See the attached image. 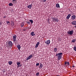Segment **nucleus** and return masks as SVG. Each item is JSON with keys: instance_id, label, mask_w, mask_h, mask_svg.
I'll use <instances>...</instances> for the list:
<instances>
[{"instance_id": "17", "label": "nucleus", "mask_w": 76, "mask_h": 76, "mask_svg": "<svg viewBox=\"0 0 76 76\" xmlns=\"http://www.w3.org/2000/svg\"><path fill=\"white\" fill-rule=\"evenodd\" d=\"M16 1H17V0H12V2L14 4H16Z\"/></svg>"}, {"instance_id": "36", "label": "nucleus", "mask_w": 76, "mask_h": 76, "mask_svg": "<svg viewBox=\"0 0 76 76\" xmlns=\"http://www.w3.org/2000/svg\"><path fill=\"white\" fill-rule=\"evenodd\" d=\"M64 64L65 65H66V64H67V61H66L65 62Z\"/></svg>"}, {"instance_id": "24", "label": "nucleus", "mask_w": 76, "mask_h": 76, "mask_svg": "<svg viewBox=\"0 0 76 76\" xmlns=\"http://www.w3.org/2000/svg\"><path fill=\"white\" fill-rule=\"evenodd\" d=\"M11 25L12 26H14V25H15V23H14V22L13 21H12L11 23Z\"/></svg>"}, {"instance_id": "40", "label": "nucleus", "mask_w": 76, "mask_h": 76, "mask_svg": "<svg viewBox=\"0 0 76 76\" xmlns=\"http://www.w3.org/2000/svg\"><path fill=\"white\" fill-rule=\"evenodd\" d=\"M72 67H75V66H73Z\"/></svg>"}, {"instance_id": "28", "label": "nucleus", "mask_w": 76, "mask_h": 76, "mask_svg": "<svg viewBox=\"0 0 76 76\" xmlns=\"http://www.w3.org/2000/svg\"><path fill=\"white\" fill-rule=\"evenodd\" d=\"M39 75V72H37L36 74V76H38V75Z\"/></svg>"}, {"instance_id": "13", "label": "nucleus", "mask_w": 76, "mask_h": 76, "mask_svg": "<svg viewBox=\"0 0 76 76\" xmlns=\"http://www.w3.org/2000/svg\"><path fill=\"white\" fill-rule=\"evenodd\" d=\"M32 4H31L30 5H29L27 6L28 8H29V9H31V8H32Z\"/></svg>"}, {"instance_id": "1", "label": "nucleus", "mask_w": 76, "mask_h": 76, "mask_svg": "<svg viewBox=\"0 0 76 76\" xmlns=\"http://www.w3.org/2000/svg\"><path fill=\"white\" fill-rule=\"evenodd\" d=\"M62 55L63 53H60L56 54V56H57L58 57V60H60L61 59Z\"/></svg>"}, {"instance_id": "2", "label": "nucleus", "mask_w": 76, "mask_h": 76, "mask_svg": "<svg viewBox=\"0 0 76 76\" xmlns=\"http://www.w3.org/2000/svg\"><path fill=\"white\" fill-rule=\"evenodd\" d=\"M17 36L16 35L13 36L12 37V38H13V42H14V43H16V38Z\"/></svg>"}, {"instance_id": "8", "label": "nucleus", "mask_w": 76, "mask_h": 76, "mask_svg": "<svg viewBox=\"0 0 76 76\" xmlns=\"http://www.w3.org/2000/svg\"><path fill=\"white\" fill-rule=\"evenodd\" d=\"M32 57V55H30L29 56H28V57L26 58V60H29V59H31V58Z\"/></svg>"}, {"instance_id": "18", "label": "nucleus", "mask_w": 76, "mask_h": 76, "mask_svg": "<svg viewBox=\"0 0 76 76\" xmlns=\"http://www.w3.org/2000/svg\"><path fill=\"white\" fill-rule=\"evenodd\" d=\"M56 7L57 8H60V5L59 4H56Z\"/></svg>"}, {"instance_id": "35", "label": "nucleus", "mask_w": 76, "mask_h": 76, "mask_svg": "<svg viewBox=\"0 0 76 76\" xmlns=\"http://www.w3.org/2000/svg\"><path fill=\"white\" fill-rule=\"evenodd\" d=\"M23 31H26V29H24L23 30Z\"/></svg>"}, {"instance_id": "23", "label": "nucleus", "mask_w": 76, "mask_h": 76, "mask_svg": "<svg viewBox=\"0 0 76 76\" xmlns=\"http://www.w3.org/2000/svg\"><path fill=\"white\" fill-rule=\"evenodd\" d=\"M9 5L10 6H13V4L12 3H10L9 4Z\"/></svg>"}, {"instance_id": "7", "label": "nucleus", "mask_w": 76, "mask_h": 76, "mask_svg": "<svg viewBox=\"0 0 76 76\" xmlns=\"http://www.w3.org/2000/svg\"><path fill=\"white\" fill-rule=\"evenodd\" d=\"M45 44H46L49 45V44H50V40H46L45 42Z\"/></svg>"}, {"instance_id": "11", "label": "nucleus", "mask_w": 76, "mask_h": 76, "mask_svg": "<svg viewBox=\"0 0 76 76\" xmlns=\"http://www.w3.org/2000/svg\"><path fill=\"white\" fill-rule=\"evenodd\" d=\"M31 36H35V33L34 31L32 32L31 33Z\"/></svg>"}, {"instance_id": "20", "label": "nucleus", "mask_w": 76, "mask_h": 76, "mask_svg": "<svg viewBox=\"0 0 76 76\" xmlns=\"http://www.w3.org/2000/svg\"><path fill=\"white\" fill-rule=\"evenodd\" d=\"M54 52H55V53H57V48H54Z\"/></svg>"}, {"instance_id": "4", "label": "nucleus", "mask_w": 76, "mask_h": 76, "mask_svg": "<svg viewBox=\"0 0 76 76\" xmlns=\"http://www.w3.org/2000/svg\"><path fill=\"white\" fill-rule=\"evenodd\" d=\"M68 34H69V35H73V30H72L71 31H68Z\"/></svg>"}, {"instance_id": "3", "label": "nucleus", "mask_w": 76, "mask_h": 76, "mask_svg": "<svg viewBox=\"0 0 76 76\" xmlns=\"http://www.w3.org/2000/svg\"><path fill=\"white\" fill-rule=\"evenodd\" d=\"M8 44L10 47H12V46L13 45V44L12 41H9L8 42Z\"/></svg>"}, {"instance_id": "41", "label": "nucleus", "mask_w": 76, "mask_h": 76, "mask_svg": "<svg viewBox=\"0 0 76 76\" xmlns=\"http://www.w3.org/2000/svg\"><path fill=\"white\" fill-rule=\"evenodd\" d=\"M22 66V64H20V67H21V66Z\"/></svg>"}, {"instance_id": "16", "label": "nucleus", "mask_w": 76, "mask_h": 76, "mask_svg": "<svg viewBox=\"0 0 76 76\" xmlns=\"http://www.w3.org/2000/svg\"><path fill=\"white\" fill-rule=\"evenodd\" d=\"M17 47L18 48V49L19 50H20V48H21V47L20 45H18L17 46Z\"/></svg>"}, {"instance_id": "31", "label": "nucleus", "mask_w": 76, "mask_h": 76, "mask_svg": "<svg viewBox=\"0 0 76 76\" xmlns=\"http://www.w3.org/2000/svg\"><path fill=\"white\" fill-rule=\"evenodd\" d=\"M70 9H69V8L67 10V12H70Z\"/></svg>"}, {"instance_id": "30", "label": "nucleus", "mask_w": 76, "mask_h": 76, "mask_svg": "<svg viewBox=\"0 0 76 76\" xmlns=\"http://www.w3.org/2000/svg\"><path fill=\"white\" fill-rule=\"evenodd\" d=\"M39 63H37L36 64V66H39Z\"/></svg>"}, {"instance_id": "44", "label": "nucleus", "mask_w": 76, "mask_h": 76, "mask_svg": "<svg viewBox=\"0 0 76 76\" xmlns=\"http://www.w3.org/2000/svg\"><path fill=\"white\" fill-rule=\"evenodd\" d=\"M56 76H60V75H56Z\"/></svg>"}, {"instance_id": "43", "label": "nucleus", "mask_w": 76, "mask_h": 76, "mask_svg": "<svg viewBox=\"0 0 76 76\" xmlns=\"http://www.w3.org/2000/svg\"><path fill=\"white\" fill-rule=\"evenodd\" d=\"M74 27H75V28H76V26H74Z\"/></svg>"}, {"instance_id": "42", "label": "nucleus", "mask_w": 76, "mask_h": 76, "mask_svg": "<svg viewBox=\"0 0 76 76\" xmlns=\"http://www.w3.org/2000/svg\"><path fill=\"white\" fill-rule=\"evenodd\" d=\"M1 22H0V25H1Z\"/></svg>"}, {"instance_id": "15", "label": "nucleus", "mask_w": 76, "mask_h": 76, "mask_svg": "<svg viewBox=\"0 0 76 76\" xmlns=\"http://www.w3.org/2000/svg\"><path fill=\"white\" fill-rule=\"evenodd\" d=\"M72 24L74 25H76V21H74L72 22Z\"/></svg>"}, {"instance_id": "21", "label": "nucleus", "mask_w": 76, "mask_h": 76, "mask_svg": "<svg viewBox=\"0 0 76 76\" xmlns=\"http://www.w3.org/2000/svg\"><path fill=\"white\" fill-rule=\"evenodd\" d=\"M76 39H72L71 41L72 42H76Z\"/></svg>"}, {"instance_id": "32", "label": "nucleus", "mask_w": 76, "mask_h": 76, "mask_svg": "<svg viewBox=\"0 0 76 76\" xmlns=\"http://www.w3.org/2000/svg\"><path fill=\"white\" fill-rule=\"evenodd\" d=\"M27 23L28 25H30V24H31V23L30 22H27Z\"/></svg>"}, {"instance_id": "9", "label": "nucleus", "mask_w": 76, "mask_h": 76, "mask_svg": "<svg viewBox=\"0 0 76 76\" xmlns=\"http://www.w3.org/2000/svg\"><path fill=\"white\" fill-rule=\"evenodd\" d=\"M39 44V42H37V43L36 44V46H35L36 48H37L38 47Z\"/></svg>"}, {"instance_id": "6", "label": "nucleus", "mask_w": 76, "mask_h": 76, "mask_svg": "<svg viewBox=\"0 0 76 76\" xmlns=\"http://www.w3.org/2000/svg\"><path fill=\"white\" fill-rule=\"evenodd\" d=\"M53 21L54 22H58V19H57L56 18H55V17H54V18L53 19Z\"/></svg>"}, {"instance_id": "34", "label": "nucleus", "mask_w": 76, "mask_h": 76, "mask_svg": "<svg viewBox=\"0 0 76 76\" xmlns=\"http://www.w3.org/2000/svg\"><path fill=\"white\" fill-rule=\"evenodd\" d=\"M17 66H17V68H18V67H20V65H17Z\"/></svg>"}, {"instance_id": "45", "label": "nucleus", "mask_w": 76, "mask_h": 76, "mask_svg": "<svg viewBox=\"0 0 76 76\" xmlns=\"http://www.w3.org/2000/svg\"><path fill=\"white\" fill-rule=\"evenodd\" d=\"M28 28V29H29V28Z\"/></svg>"}, {"instance_id": "33", "label": "nucleus", "mask_w": 76, "mask_h": 76, "mask_svg": "<svg viewBox=\"0 0 76 76\" xmlns=\"http://www.w3.org/2000/svg\"><path fill=\"white\" fill-rule=\"evenodd\" d=\"M3 73H5V72H6V70H5L4 69L3 70Z\"/></svg>"}, {"instance_id": "14", "label": "nucleus", "mask_w": 76, "mask_h": 76, "mask_svg": "<svg viewBox=\"0 0 76 76\" xmlns=\"http://www.w3.org/2000/svg\"><path fill=\"white\" fill-rule=\"evenodd\" d=\"M71 16V14H69L67 16V19H69V18H70Z\"/></svg>"}, {"instance_id": "10", "label": "nucleus", "mask_w": 76, "mask_h": 76, "mask_svg": "<svg viewBox=\"0 0 76 76\" xmlns=\"http://www.w3.org/2000/svg\"><path fill=\"white\" fill-rule=\"evenodd\" d=\"M71 19L72 20H75V19H76V16L73 15L72 16Z\"/></svg>"}, {"instance_id": "22", "label": "nucleus", "mask_w": 76, "mask_h": 76, "mask_svg": "<svg viewBox=\"0 0 76 76\" xmlns=\"http://www.w3.org/2000/svg\"><path fill=\"white\" fill-rule=\"evenodd\" d=\"M24 25H25V23H22L21 24V27H23L24 26Z\"/></svg>"}, {"instance_id": "26", "label": "nucleus", "mask_w": 76, "mask_h": 76, "mask_svg": "<svg viewBox=\"0 0 76 76\" xmlns=\"http://www.w3.org/2000/svg\"><path fill=\"white\" fill-rule=\"evenodd\" d=\"M73 49L74 50V51H76V47L75 46L73 48Z\"/></svg>"}, {"instance_id": "29", "label": "nucleus", "mask_w": 76, "mask_h": 76, "mask_svg": "<svg viewBox=\"0 0 76 76\" xmlns=\"http://www.w3.org/2000/svg\"><path fill=\"white\" fill-rule=\"evenodd\" d=\"M6 23H7V25H9V23H10V22L7 21Z\"/></svg>"}, {"instance_id": "12", "label": "nucleus", "mask_w": 76, "mask_h": 76, "mask_svg": "<svg viewBox=\"0 0 76 76\" xmlns=\"http://www.w3.org/2000/svg\"><path fill=\"white\" fill-rule=\"evenodd\" d=\"M43 66V65H42V64L41 63H40L39 69H41L42 68Z\"/></svg>"}, {"instance_id": "37", "label": "nucleus", "mask_w": 76, "mask_h": 76, "mask_svg": "<svg viewBox=\"0 0 76 76\" xmlns=\"http://www.w3.org/2000/svg\"><path fill=\"white\" fill-rule=\"evenodd\" d=\"M47 0H43V2H45Z\"/></svg>"}, {"instance_id": "19", "label": "nucleus", "mask_w": 76, "mask_h": 76, "mask_svg": "<svg viewBox=\"0 0 76 76\" xmlns=\"http://www.w3.org/2000/svg\"><path fill=\"white\" fill-rule=\"evenodd\" d=\"M12 63H13V62L12 61H10L8 62V64H9V65H12Z\"/></svg>"}, {"instance_id": "27", "label": "nucleus", "mask_w": 76, "mask_h": 76, "mask_svg": "<svg viewBox=\"0 0 76 76\" xmlns=\"http://www.w3.org/2000/svg\"><path fill=\"white\" fill-rule=\"evenodd\" d=\"M17 65H20V62H17Z\"/></svg>"}, {"instance_id": "5", "label": "nucleus", "mask_w": 76, "mask_h": 76, "mask_svg": "<svg viewBox=\"0 0 76 76\" xmlns=\"http://www.w3.org/2000/svg\"><path fill=\"white\" fill-rule=\"evenodd\" d=\"M67 68H70V64L69 62H67Z\"/></svg>"}, {"instance_id": "39", "label": "nucleus", "mask_w": 76, "mask_h": 76, "mask_svg": "<svg viewBox=\"0 0 76 76\" xmlns=\"http://www.w3.org/2000/svg\"><path fill=\"white\" fill-rule=\"evenodd\" d=\"M54 19V17H53L52 18V19Z\"/></svg>"}, {"instance_id": "38", "label": "nucleus", "mask_w": 76, "mask_h": 76, "mask_svg": "<svg viewBox=\"0 0 76 76\" xmlns=\"http://www.w3.org/2000/svg\"><path fill=\"white\" fill-rule=\"evenodd\" d=\"M6 18V16H4V17H3V18H4V19H5V18Z\"/></svg>"}, {"instance_id": "25", "label": "nucleus", "mask_w": 76, "mask_h": 76, "mask_svg": "<svg viewBox=\"0 0 76 76\" xmlns=\"http://www.w3.org/2000/svg\"><path fill=\"white\" fill-rule=\"evenodd\" d=\"M29 21L31 22V23H33V20H30Z\"/></svg>"}]
</instances>
